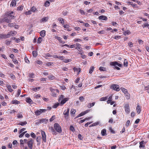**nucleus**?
<instances>
[{
	"label": "nucleus",
	"instance_id": "1",
	"mask_svg": "<svg viewBox=\"0 0 149 149\" xmlns=\"http://www.w3.org/2000/svg\"><path fill=\"white\" fill-rule=\"evenodd\" d=\"M54 129L56 131L59 132L61 133V126L57 123H55L54 125Z\"/></svg>",
	"mask_w": 149,
	"mask_h": 149
},
{
	"label": "nucleus",
	"instance_id": "2",
	"mask_svg": "<svg viewBox=\"0 0 149 149\" xmlns=\"http://www.w3.org/2000/svg\"><path fill=\"white\" fill-rule=\"evenodd\" d=\"M34 142V140L32 139H29V141L27 142V144L30 149H32Z\"/></svg>",
	"mask_w": 149,
	"mask_h": 149
},
{
	"label": "nucleus",
	"instance_id": "3",
	"mask_svg": "<svg viewBox=\"0 0 149 149\" xmlns=\"http://www.w3.org/2000/svg\"><path fill=\"white\" fill-rule=\"evenodd\" d=\"M46 111V109H40L39 110H37L35 111V114L37 116H39L42 113L45 112Z\"/></svg>",
	"mask_w": 149,
	"mask_h": 149
},
{
	"label": "nucleus",
	"instance_id": "4",
	"mask_svg": "<svg viewBox=\"0 0 149 149\" xmlns=\"http://www.w3.org/2000/svg\"><path fill=\"white\" fill-rule=\"evenodd\" d=\"M110 88L116 91H118L119 90V86L116 84L112 85L111 86Z\"/></svg>",
	"mask_w": 149,
	"mask_h": 149
},
{
	"label": "nucleus",
	"instance_id": "5",
	"mask_svg": "<svg viewBox=\"0 0 149 149\" xmlns=\"http://www.w3.org/2000/svg\"><path fill=\"white\" fill-rule=\"evenodd\" d=\"M69 112V108H68L67 109V110H65L63 112V114L65 116V118L66 119H68V118Z\"/></svg>",
	"mask_w": 149,
	"mask_h": 149
},
{
	"label": "nucleus",
	"instance_id": "6",
	"mask_svg": "<svg viewBox=\"0 0 149 149\" xmlns=\"http://www.w3.org/2000/svg\"><path fill=\"white\" fill-rule=\"evenodd\" d=\"M125 110L126 113H128L130 112L129 105L128 104H126L125 106Z\"/></svg>",
	"mask_w": 149,
	"mask_h": 149
},
{
	"label": "nucleus",
	"instance_id": "7",
	"mask_svg": "<svg viewBox=\"0 0 149 149\" xmlns=\"http://www.w3.org/2000/svg\"><path fill=\"white\" fill-rule=\"evenodd\" d=\"M43 141L45 142L46 141V136L45 132L43 131H42L41 132Z\"/></svg>",
	"mask_w": 149,
	"mask_h": 149
},
{
	"label": "nucleus",
	"instance_id": "8",
	"mask_svg": "<svg viewBox=\"0 0 149 149\" xmlns=\"http://www.w3.org/2000/svg\"><path fill=\"white\" fill-rule=\"evenodd\" d=\"M17 34V32L15 31H11L9 32L7 35H8V38L10 37V36H14Z\"/></svg>",
	"mask_w": 149,
	"mask_h": 149
},
{
	"label": "nucleus",
	"instance_id": "9",
	"mask_svg": "<svg viewBox=\"0 0 149 149\" xmlns=\"http://www.w3.org/2000/svg\"><path fill=\"white\" fill-rule=\"evenodd\" d=\"M98 19L100 20H107V17L104 15H101L98 17Z\"/></svg>",
	"mask_w": 149,
	"mask_h": 149
},
{
	"label": "nucleus",
	"instance_id": "10",
	"mask_svg": "<svg viewBox=\"0 0 149 149\" xmlns=\"http://www.w3.org/2000/svg\"><path fill=\"white\" fill-rule=\"evenodd\" d=\"M40 123H47L48 122V120L46 119L43 118L41 119L40 120Z\"/></svg>",
	"mask_w": 149,
	"mask_h": 149
},
{
	"label": "nucleus",
	"instance_id": "11",
	"mask_svg": "<svg viewBox=\"0 0 149 149\" xmlns=\"http://www.w3.org/2000/svg\"><path fill=\"white\" fill-rule=\"evenodd\" d=\"M8 35L7 34H0V38L1 39L8 38Z\"/></svg>",
	"mask_w": 149,
	"mask_h": 149
},
{
	"label": "nucleus",
	"instance_id": "12",
	"mask_svg": "<svg viewBox=\"0 0 149 149\" xmlns=\"http://www.w3.org/2000/svg\"><path fill=\"white\" fill-rule=\"evenodd\" d=\"M48 19L49 17H45L42 18V19L40 20V22H46L48 21Z\"/></svg>",
	"mask_w": 149,
	"mask_h": 149
},
{
	"label": "nucleus",
	"instance_id": "13",
	"mask_svg": "<svg viewBox=\"0 0 149 149\" xmlns=\"http://www.w3.org/2000/svg\"><path fill=\"white\" fill-rule=\"evenodd\" d=\"M13 13V11L11 12H8L7 14V15L8 16H10L11 17V19H13L14 18V16H13L12 14Z\"/></svg>",
	"mask_w": 149,
	"mask_h": 149
},
{
	"label": "nucleus",
	"instance_id": "14",
	"mask_svg": "<svg viewBox=\"0 0 149 149\" xmlns=\"http://www.w3.org/2000/svg\"><path fill=\"white\" fill-rule=\"evenodd\" d=\"M76 45L77 47L75 49H77L78 51H79L81 49V45L78 43H76Z\"/></svg>",
	"mask_w": 149,
	"mask_h": 149
},
{
	"label": "nucleus",
	"instance_id": "15",
	"mask_svg": "<svg viewBox=\"0 0 149 149\" xmlns=\"http://www.w3.org/2000/svg\"><path fill=\"white\" fill-rule=\"evenodd\" d=\"M46 31L45 30H42L40 32V36L42 37H44L45 35Z\"/></svg>",
	"mask_w": 149,
	"mask_h": 149
},
{
	"label": "nucleus",
	"instance_id": "16",
	"mask_svg": "<svg viewBox=\"0 0 149 149\" xmlns=\"http://www.w3.org/2000/svg\"><path fill=\"white\" fill-rule=\"evenodd\" d=\"M16 4V2H15V0H13L11 3L10 6L13 7L15 6Z\"/></svg>",
	"mask_w": 149,
	"mask_h": 149
},
{
	"label": "nucleus",
	"instance_id": "17",
	"mask_svg": "<svg viewBox=\"0 0 149 149\" xmlns=\"http://www.w3.org/2000/svg\"><path fill=\"white\" fill-rule=\"evenodd\" d=\"M68 100V98H64L61 101V105H63L64 103H65L66 101H67Z\"/></svg>",
	"mask_w": 149,
	"mask_h": 149
},
{
	"label": "nucleus",
	"instance_id": "18",
	"mask_svg": "<svg viewBox=\"0 0 149 149\" xmlns=\"http://www.w3.org/2000/svg\"><path fill=\"white\" fill-rule=\"evenodd\" d=\"M49 131L52 132L53 134H56V132H55V131L54 130V128L52 127H50L49 128Z\"/></svg>",
	"mask_w": 149,
	"mask_h": 149
},
{
	"label": "nucleus",
	"instance_id": "19",
	"mask_svg": "<svg viewBox=\"0 0 149 149\" xmlns=\"http://www.w3.org/2000/svg\"><path fill=\"white\" fill-rule=\"evenodd\" d=\"M110 64L114 66H116V65L118 66V63L116 61L112 62L110 63Z\"/></svg>",
	"mask_w": 149,
	"mask_h": 149
},
{
	"label": "nucleus",
	"instance_id": "20",
	"mask_svg": "<svg viewBox=\"0 0 149 149\" xmlns=\"http://www.w3.org/2000/svg\"><path fill=\"white\" fill-rule=\"evenodd\" d=\"M26 101L29 104H31L32 103L33 101L30 99V98H26Z\"/></svg>",
	"mask_w": 149,
	"mask_h": 149
},
{
	"label": "nucleus",
	"instance_id": "21",
	"mask_svg": "<svg viewBox=\"0 0 149 149\" xmlns=\"http://www.w3.org/2000/svg\"><path fill=\"white\" fill-rule=\"evenodd\" d=\"M95 104V102H93L91 103L88 104L87 106V107L88 108H90L91 107L94 106Z\"/></svg>",
	"mask_w": 149,
	"mask_h": 149
},
{
	"label": "nucleus",
	"instance_id": "22",
	"mask_svg": "<svg viewBox=\"0 0 149 149\" xmlns=\"http://www.w3.org/2000/svg\"><path fill=\"white\" fill-rule=\"evenodd\" d=\"M144 141H142L140 142L139 147L140 148H144L145 147V146L143 145Z\"/></svg>",
	"mask_w": 149,
	"mask_h": 149
},
{
	"label": "nucleus",
	"instance_id": "23",
	"mask_svg": "<svg viewBox=\"0 0 149 149\" xmlns=\"http://www.w3.org/2000/svg\"><path fill=\"white\" fill-rule=\"evenodd\" d=\"M136 111L137 113L139 114L140 113L141 111V109L139 106L138 105L136 107Z\"/></svg>",
	"mask_w": 149,
	"mask_h": 149
},
{
	"label": "nucleus",
	"instance_id": "24",
	"mask_svg": "<svg viewBox=\"0 0 149 149\" xmlns=\"http://www.w3.org/2000/svg\"><path fill=\"white\" fill-rule=\"evenodd\" d=\"M50 90L52 93L55 92H56L58 93L59 92V91L58 89H54V88H50Z\"/></svg>",
	"mask_w": 149,
	"mask_h": 149
},
{
	"label": "nucleus",
	"instance_id": "25",
	"mask_svg": "<svg viewBox=\"0 0 149 149\" xmlns=\"http://www.w3.org/2000/svg\"><path fill=\"white\" fill-rule=\"evenodd\" d=\"M58 20L61 24L63 25L64 23V19L63 18L60 17L58 18Z\"/></svg>",
	"mask_w": 149,
	"mask_h": 149
},
{
	"label": "nucleus",
	"instance_id": "26",
	"mask_svg": "<svg viewBox=\"0 0 149 149\" xmlns=\"http://www.w3.org/2000/svg\"><path fill=\"white\" fill-rule=\"evenodd\" d=\"M106 133V130L105 129L102 130L101 131V134L102 136H104Z\"/></svg>",
	"mask_w": 149,
	"mask_h": 149
},
{
	"label": "nucleus",
	"instance_id": "27",
	"mask_svg": "<svg viewBox=\"0 0 149 149\" xmlns=\"http://www.w3.org/2000/svg\"><path fill=\"white\" fill-rule=\"evenodd\" d=\"M107 99H108L107 97H102L100 98V100L101 101H105L107 100Z\"/></svg>",
	"mask_w": 149,
	"mask_h": 149
},
{
	"label": "nucleus",
	"instance_id": "28",
	"mask_svg": "<svg viewBox=\"0 0 149 149\" xmlns=\"http://www.w3.org/2000/svg\"><path fill=\"white\" fill-rule=\"evenodd\" d=\"M6 87L8 89V91L10 92L13 91V90L11 88V86L9 85H6Z\"/></svg>",
	"mask_w": 149,
	"mask_h": 149
},
{
	"label": "nucleus",
	"instance_id": "29",
	"mask_svg": "<svg viewBox=\"0 0 149 149\" xmlns=\"http://www.w3.org/2000/svg\"><path fill=\"white\" fill-rule=\"evenodd\" d=\"M128 62L126 59L124 60V66L125 67H127L128 66Z\"/></svg>",
	"mask_w": 149,
	"mask_h": 149
},
{
	"label": "nucleus",
	"instance_id": "30",
	"mask_svg": "<svg viewBox=\"0 0 149 149\" xmlns=\"http://www.w3.org/2000/svg\"><path fill=\"white\" fill-rule=\"evenodd\" d=\"M27 123V122L26 121H25L23 122H20L19 124L18 125H20L22 126H24V125H26Z\"/></svg>",
	"mask_w": 149,
	"mask_h": 149
},
{
	"label": "nucleus",
	"instance_id": "31",
	"mask_svg": "<svg viewBox=\"0 0 149 149\" xmlns=\"http://www.w3.org/2000/svg\"><path fill=\"white\" fill-rule=\"evenodd\" d=\"M4 21L6 22L7 23H8L10 22H11V20L10 19H9L7 18V17H5L4 18Z\"/></svg>",
	"mask_w": 149,
	"mask_h": 149
},
{
	"label": "nucleus",
	"instance_id": "32",
	"mask_svg": "<svg viewBox=\"0 0 149 149\" xmlns=\"http://www.w3.org/2000/svg\"><path fill=\"white\" fill-rule=\"evenodd\" d=\"M19 103H20V102H19L16 100H13L12 101V104H19Z\"/></svg>",
	"mask_w": 149,
	"mask_h": 149
},
{
	"label": "nucleus",
	"instance_id": "33",
	"mask_svg": "<svg viewBox=\"0 0 149 149\" xmlns=\"http://www.w3.org/2000/svg\"><path fill=\"white\" fill-rule=\"evenodd\" d=\"M37 9L36 7L35 6H33L30 9V10L31 12H34Z\"/></svg>",
	"mask_w": 149,
	"mask_h": 149
},
{
	"label": "nucleus",
	"instance_id": "34",
	"mask_svg": "<svg viewBox=\"0 0 149 149\" xmlns=\"http://www.w3.org/2000/svg\"><path fill=\"white\" fill-rule=\"evenodd\" d=\"M56 38L61 43H62L63 44L65 43V42H64L63 41H62L61 40V37L57 36Z\"/></svg>",
	"mask_w": 149,
	"mask_h": 149
},
{
	"label": "nucleus",
	"instance_id": "35",
	"mask_svg": "<svg viewBox=\"0 0 149 149\" xmlns=\"http://www.w3.org/2000/svg\"><path fill=\"white\" fill-rule=\"evenodd\" d=\"M94 66H92L91 67L89 70V73L90 74H91L93 72V71L94 70Z\"/></svg>",
	"mask_w": 149,
	"mask_h": 149
},
{
	"label": "nucleus",
	"instance_id": "36",
	"mask_svg": "<svg viewBox=\"0 0 149 149\" xmlns=\"http://www.w3.org/2000/svg\"><path fill=\"white\" fill-rule=\"evenodd\" d=\"M88 111L86 110V111H84V112H81V113L79 114H80V116H83L86 113H88Z\"/></svg>",
	"mask_w": 149,
	"mask_h": 149
},
{
	"label": "nucleus",
	"instance_id": "37",
	"mask_svg": "<svg viewBox=\"0 0 149 149\" xmlns=\"http://www.w3.org/2000/svg\"><path fill=\"white\" fill-rule=\"evenodd\" d=\"M48 78L51 80H53L55 78V77L52 75H49L48 77Z\"/></svg>",
	"mask_w": 149,
	"mask_h": 149
},
{
	"label": "nucleus",
	"instance_id": "38",
	"mask_svg": "<svg viewBox=\"0 0 149 149\" xmlns=\"http://www.w3.org/2000/svg\"><path fill=\"white\" fill-rule=\"evenodd\" d=\"M50 5V3L49 1H46L44 4V6L46 7H48Z\"/></svg>",
	"mask_w": 149,
	"mask_h": 149
},
{
	"label": "nucleus",
	"instance_id": "39",
	"mask_svg": "<svg viewBox=\"0 0 149 149\" xmlns=\"http://www.w3.org/2000/svg\"><path fill=\"white\" fill-rule=\"evenodd\" d=\"M24 14L25 15H30L31 14V12L30 10L29 11L25 12L24 13Z\"/></svg>",
	"mask_w": 149,
	"mask_h": 149
},
{
	"label": "nucleus",
	"instance_id": "40",
	"mask_svg": "<svg viewBox=\"0 0 149 149\" xmlns=\"http://www.w3.org/2000/svg\"><path fill=\"white\" fill-rule=\"evenodd\" d=\"M122 91H123V92L125 94H126V93H127L128 92H127V90L125 88H121Z\"/></svg>",
	"mask_w": 149,
	"mask_h": 149
},
{
	"label": "nucleus",
	"instance_id": "41",
	"mask_svg": "<svg viewBox=\"0 0 149 149\" xmlns=\"http://www.w3.org/2000/svg\"><path fill=\"white\" fill-rule=\"evenodd\" d=\"M23 6H21L17 7V10H22L23 9Z\"/></svg>",
	"mask_w": 149,
	"mask_h": 149
},
{
	"label": "nucleus",
	"instance_id": "42",
	"mask_svg": "<svg viewBox=\"0 0 149 149\" xmlns=\"http://www.w3.org/2000/svg\"><path fill=\"white\" fill-rule=\"evenodd\" d=\"M124 34L126 36L127 35H129L131 33V32L129 30H127V31H125L124 32Z\"/></svg>",
	"mask_w": 149,
	"mask_h": 149
},
{
	"label": "nucleus",
	"instance_id": "43",
	"mask_svg": "<svg viewBox=\"0 0 149 149\" xmlns=\"http://www.w3.org/2000/svg\"><path fill=\"white\" fill-rule=\"evenodd\" d=\"M64 98V95H61L60 97H59L58 101L60 102L61 100V101Z\"/></svg>",
	"mask_w": 149,
	"mask_h": 149
},
{
	"label": "nucleus",
	"instance_id": "44",
	"mask_svg": "<svg viewBox=\"0 0 149 149\" xmlns=\"http://www.w3.org/2000/svg\"><path fill=\"white\" fill-rule=\"evenodd\" d=\"M40 87L36 88H33L32 89V90L36 92L37 91L39 90V89H40Z\"/></svg>",
	"mask_w": 149,
	"mask_h": 149
},
{
	"label": "nucleus",
	"instance_id": "45",
	"mask_svg": "<svg viewBox=\"0 0 149 149\" xmlns=\"http://www.w3.org/2000/svg\"><path fill=\"white\" fill-rule=\"evenodd\" d=\"M90 118L89 117L88 118H85V119H83V120H81L79 122V124L80 123H83L84 122L85 120H87V119H89Z\"/></svg>",
	"mask_w": 149,
	"mask_h": 149
},
{
	"label": "nucleus",
	"instance_id": "46",
	"mask_svg": "<svg viewBox=\"0 0 149 149\" xmlns=\"http://www.w3.org/2000/svg\"><path fill=\"white\" fill-rule=\"evenodd\" d=\"M125 95L126 96V98L127 99H129L130 98V95L129 93L127 92V93H126V94H125Z\"/></svg>",
	"mask_w": 149,
	"mask_h": 149
},
{
	"label": "nucleus",
	"instance_id": "47",
	"mask_svg": "<svg viewBox=\"0 0 149 149\" xmlns=\"http://www.w3.org/2000/svg\"><path fill=\"white\" fill-rule=\"evenodd\" d=\"M8 112L10 113L11 114L15 113L16 112V111H15L14 110H11L10 109H9L8 110Z\"/></svg>",
	"mask_w": 149,
	"mask_h": 149
},
{
	"label": "nucleus",
	"instance_id": "48",
	"mask_svg": "<svg viewBox=\"0 0 149 149\" xmlns=\"http://www.w3.org/2000/svg\"><path fill=\"white\" fill-rule=\"evenodd\" d=\"M76 112V110L75 109H71L70 111V113L72 114H74L75 112Z\"/></svg>",
	"mask_w": 149,
	"mask_h": 149
},
{
	"label": "nucleus",
	"instance_id": "49",
	"mask_svg": "<svg viewBox=\"0 0 149 149\" xmlns=\"http://www.w3.org/2000/svg\"><path fill=\"white\" fill-rule=\"evenodd\" d=\"M42 41V38L41 37H39L38 39L37 42L38 43H40Z\"/></svg>",
	"mask_w": 149,
	"mask_h": 149
},
{
	"label": "nucleus",
	"instance_id": "50",
	"mask_svg": "<svg viewBox=\"0 0 149 149\" xmlns=\"http://www.w3.org/2000/svg\"><path fill=\"white\" fill-rule=\"evenodd\" d=\"M33 56L34 57H36L37 55V54L36 51H33L32 52Z\"/></svg>",
	"mask_w": 149,
	"mask_h": 149
},
{
	"label": "nucleus",
	"instance_id": "51",
	"mask_svg": "<svg viewBox=\"0 0 149 149\" xmlns=\"http://www.w3.org/2000/svg\"><path fill=\"white\" fill-rule=\"evenodd\" d=\"M71 61V60L70 59H65L63 62L65 63H68V62H70Z\"/></svg>",
	"mask_w": 149,
	"mask_h": 149
},
{
	"label": "nucleus",
	"instance_id": "52",
	"mask_svg": "<svg viewBox=\"0 0 149 149\" xmlns=\"http://www.w3.org/2000/svg\"><path fill=\"white\" fill-rule=\"evenodd\" d=\"M15 24V23H9L8 24V26L10 27H13L14 26V24Z\"/></svg>",
	"mask_w": 149,
	"mask_h": 149
},
{
	"label": "nucleus",
	"instance_id": "53",
	"mask_svg": "<svg viewBox=\"0 0 149 149\" xmlns=\"http://www.w3.org/2000/svg\"><path fill=\"white\" fill-rule=\"evenodd\" d=\"M138 42H139V44L142 45L143 44V41L142 40H141L139 39H138Z\"/></svg>",
	"mask_w": 149,
	"mask_h": 149
},
{
	"label": "nucleus",
	"instance_id": "54",
	"mask_svg": "<svg viewBox=\"0 0 149 149\" xmlns=\"http://www.w3.org/2000/svg\"><path fill=\"white\" fill-rule=\"evenodd\" d=\"M59 105V103H57L55 104L53 106V107L54 108H56Z\"/></svg>",
	"mask_w": 149,
	"mask_h": 149
},
{
	"label": "nucleus",
	"instance_id": "55",
	"mask_svg": "<svg viewBox=\"0 0 149 149\" xmlns=\"http://www.w3.org/2000/svg\"><path fill=\"white\" fill-rule=\"evenodd\" d=\"M84 99V98L83 96H81L79 97V100L81 102H83Z\"/></svg>",
	"mask_w": 149,
	"mask_h": 149
},
{
	"label": "nucleus",
	"instance_id": "56",
	"mask_svg": "<svg viewBox=\"0 0 149 149\" xmlns=\"http://www.w3.org/2000/svg\"><path fill=\"white\" fill-rule=\"evenodd\" d=\"M105 68L103 67H100L99 68V70L101 71H103L105 70Z\"/></svg>",
	"mask_w": 149,
	"mask_h": 149
},
{
	"label": "nucleus",
	"instance_id": "57",
	"mask_svg": "<svg viewBox=\"0 0 149 149\" xmlns=\"http://www.w3.org/2000/svg\"><path fill=\"white\" fill-rule=\"evenodd\" d=\"M70 130L72 132H74L75 131V130L74 127L72 125L70 126Z\"/></svg>",
	"mask_w": 149,
	"mask_h": 149
},
{
	"label": "nucleus",
	"instance_id": "58",
	"mask_svg": "<svg viewBox=\"0 0 149 149\" xmlns=\"http://www.w3.org/2000/svg\"><path fill=\"white\" fill-rule=\"evenodd\" d=\"M11 41L9 40H6V44L7 45H10Z\"/></svg>",
	"mask_w": 149,
	"mask_h": 149
},
{
	"label": "nucleus",
	"instance_id": "59",
	"mask_svg": "<svg viewBox=\"0 0 149 149\" xmlns=\"http://www.w3.org/2000/svg\"><path fill=\"white\" fill-rule=\"evenodd\" d=\"M104 33H105V31L104 30L99 31L98 32V33L100 34H104Z\"/></svg>",
	"mask_w": 149,
	"mask_h": 149
},
{
	"label": "nucleus",
	"instance_id": "60",
	"mask_svg": "<svg viewBox=\"0 0 149 149\" xmlns=\"http://www.w3.org/2000/svg\"><path fill=\"white\" fill-rule=\"evenodd\" d=\"M31 136L32 137H33L34 138H36V136L35 134L34 133H33L32 132L31 133Z\"/></svg>",
	"mask_w": 149,
	"mask_h": 149
},
{
	"label": "nucleus",
	"instance_id": "61",
	"mask_svg": "<svg viewBox=\"0 0 149 149\" xmlns=\"http://www.w3.org/2000/svg\"><path fill=\"white\" fill-rule=\"evenodd\" d=\"M145 90L147 91V92L149 93V85H148L147 86L145 87Z\"/></svg>",
	"mask_w": 149,
	"mask_h": 149
},
{
	"label": "nucleus",
	"instance_id": "62",
	"mask_svg": "<svg viewBox=\"0 0 149 149\" xmlns=\"http://www.w3.org/2000/svg\"><path fill=\"white\" fill-rule=\"evenodd\" d=\"M24 59H25V61L26 63H29V60H28V58L27 57H26Z\"/></svg>",
	"mask_w": 149,
	"mask_h": 149
},
{
	"label": "nucleus",
	"instance_id": "63",
	"mask_svg": "<svg viewBox=\"0 0 149 149\" xmlns=\"http://www.w3.org/2000/svg\"><path fill=\"white\" fill-rule=\"evenodd\" d=\"M80 13L83 15H85V12L84 11L82 10H79Z\"/></svg>",
	"mask_w": 149,
	"mask_h": 149
},
{
	"label": "nucleus",
	"instance_id": "64",
	"mask_svg": "<svg viewBox=\"0 0 149 149\" xmlns=\"http://www.w3.org/2000/svg\"><path fill=\"white\" fill-rule=\"evenodd\" d=\"M55 116H52V117L49 120L50 122L52 121L55 118Z\"/></svg>",
	"mask_w": 149,
	"mask_h": 149
}]
</instances>
